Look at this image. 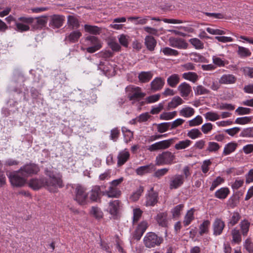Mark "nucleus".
<instances>
[{
	"mask_svg": "<svg viewBox=\"0 0 253 253\" xmlns=\"http://www.w3.org/2000/svg\"><path fill=\"white\" fill-rule=\"evenodd\" d=\"M45 174L47 178L44 179L45 187L50 192L55 193L58 188L63 187L62 176L53 170L45 169Z\"/></svg>",
	"mask_w": 253,
	"mask_h": 253,
	"instance_id": "obj_1",
	"label": "nucleus"
},
{
	"mask_svg": "<svg viewBox=\"0 0 253 253\" xmlns=\"http://www.w3.org/2000/svg\"><path fill=\"white\" fill-rule=\"evenodd\" d=\"M102 42L97 37L93 36H87L84 39V45L86 46V52L93 53L100 50L102 47Z\"/></svg>",
	"mask_w": 253,
	"mask_h": 253,
	"instance_id": "obj_2",
	"label": "nucleus"
},
{
	"mask_svg": "<svg viewBox=\"0 0 253 253\" xmlns=\"http://www.w3.org/2000/svg\"><path fill=\"white\" fill-rule=\"evenodd\" d=\"M126 89L127 98L133 103L139 101L146 95V93L142 92L141 88L139 86L129 85Z\"/></svg>",
	"mask_w": 253,
	"mask_h": 253,
	"instance_id": "obj_3",
	"label": "nucleus"
},
{
	"mask_svg": "<svg viewBox=\"0 0 253 253\" xmlns=\"http://www.w3.org/2000/svg\"><path fill=\"white\" fill-rule=\"evenodd\" d=\"M34 22L33 17L21 16L17 19L14 29L18 32H27L30 30V25Z\"/></svg>",
	"mask_w": 253,
	"mask_h": 253,
	"instance_id": "obj_4",
	"label": "nucleus"
},
{
	"mask_svg": "<svg viewBox=\"0 0 253 253\" xmlns=\"http://www.w3.org/2000/svg\"><path fill=\"white\" fill-rule=\"evenodd\" d=\"M163 242V238L158 236L155 233L152 232L146 233L143 238L144 244L148 248L160 246Z\"/></svg>",
	"mask_w": 253,
	"mask_h": 253,
	"instance_id": "obj_5",
	"label": "nucleus"
},
{
	"mask_svg": "<svg viewBox=\"0 0 253 253\" xmlns=\"http://www.w3.org/2000/svg\"><path fill=\"white\" fill-rule=\"evenodd\" d=\"M175 159V156L169 151L163 152L159 154L156 158V164L158 166L165 165H171L175 163L174 160Z\"/></svg>",
	"mask_w": 253,
	"mask_h": 253,
	"instance_id": "obj_6",
	"label": "nucleus"
},
{
	"mask_svg": "<svg viewBox=\"0 0 253 253\" xmlns=\"http://www.w3.org/2000/svg\"><path fill=\"white\" fill-rule=\"evenodd\" d=\"M40 170V168L37 164L29 163L21 167L19 169V172L21 175L26 178L29 176L37 174Z\"/></svg>",
	"mask_w": 253,
	"mask_h": 253,
	"instance_id": "obj_7",
	"label": "nucleus"
},
{
	"mask_svg": "<svg viewBox=\"0 0 253 253\" xmlns=\"http://www.w3.org/2000/svg\"><path fill=\"white\" fill-rule=\"evenodd\" d=\"M74 200L80 205H86L89 203L88 194L86 189L81 185H78L75 190Z\"/></svg>",
	"mask_w": 253,
	"mask_h": 253,
	"instance_id": "obj_8",
	"label": "nucleus"
},
{
	"mask_svg": "<svg viewBox=\"0 0 253 253\" xmlns=\"http://www.w3.org/2000/svg\"><path fill=\"white\" fill-rule=\"evenodd\" d=\"M19 170L11 172L8 176L10 183L13 186L22 187L26 182V178L23 176H20Z\"/></svg>",
	"mask_w": 253,
	"mask_h": 253,
	"instance_id": "obj_9",
	"label": "nucleus"
},
{
	"mask_svg": "<svg viewBox=\"0 0 253 253\" xmlns=\"http://www.w3.org/2000/svg\"><path fill=\"white\" fill-rule=\"evenodd\" d=\"M88 194L89 203L90 202L100 203L101 197L103 195V191H101V187L98 185L92 186Z\"/></svg>",
	"mask_w": 253,
	"mask_h": 253,
	"instance_id": "obj_10",
	"label": "nucleus"
},
{
	"mask_svg": "<svg viewBox=\"0 0 253 253\" xmlns=\"http://www.w3.org/2000/svg\"><path fill=\"white\" fill-rule=\"evenodd\" d=\"M154 219L160 226L164 228L168 227L169 219L167 211L159 212Z\"/></svg>",
	"mask_w": 253,
	"mask_h": 253,
	"instance_id": "obj_11",
	"label": "nucleus"
},
{
	"mask_svg": "<svg viewBox=\"0 0 253 253\" xmlns=\"http://www.w3.org/2000/svg\"><path fill=\"white\" fill-rule=\"evenodd\" d=\"M50 18L49 26L54 29L62 27L65 21V16L62 15L54 14Z\"/></svg>",
	"mask_w": 253,
	"mask_h": 253,
	"instance_id": "obj_12",
	"label": "nucleus"
},
{
	"mask_svg": "<svg viewBox=\"0 0 253 253\" xmlns=\"http://www.w3.org/2000/svg\"><path fill=\"white\" fill-rule=\"evenodd\" d=\"M225 226V222L221 218H216L212 224L213 234L215 236L221 235Z\"/></svg>",
	"mask_w": 253,
	"mask_h": 253,
	"instance_id": "obj_13",
	"label": "nucleus"
},
{
	"mask_svg": "<svg viewBox=\"0 0 253 253\" xmlns=\"http://www.w3.org/2000/svg\"><path fill=\"white\" fill-rule=\"evenodd\" d=\"M184 178L181 174H175L172 176L169 180V186L170 189H177L180 187L184 182Z\"/></svg>",
	"mask_w": 253,
	"mask_h": 253,
	"instance_id": "obj_14",
	"label": "nucleus"
},
{
	"mask_svg": "<svg viewBox=\"0 0 253 253\" xmlns=\"http://www.w3.org/2000/svg\"><path fill=\"white\" fill-rule=\"evenodd\" d=\"M121 207V202L118 200H112L108 204V211L113 216L119 213Z\"/></svg>",
	"mask_w": 253,
	"mask_h": 253,
	"instance_id": "obj_15",
	"label": "nucleus"
},
{
	"mask_svg": "<svg viewBox=\"0 0 253 253\" xmlns=\"http://www.w3.org/2000/svg\"><path fill=\"white\" fill-rule=\"evenodd\" d=\"M158 193L153 190L152 188L146 196L145 206L146 207L154 206L158 202Z\"/></svg>",
	"mask_w": 253,
	"mask_h": 253,
	"instance_id": "obj_16",
	"label": "nucleus"
},
{
	"mask_svg": "<svg viewBox=\"0 0 253 253\" xmlns=\"http://www.w3.org/2000/svg\"><path fill=\"white\" fill-rule=\"evenodd\" d=\"M165 84V80L161 77H156L150 83V88L153 92L159 91Z\"/></svg>",
	"mask_w": 253,
	"mask_h": 253,
	"instance_id": "obj_17",
	"label": "nucleus"
},
{
	"mask_svg": "<svg viewBox=\"0 0 253 253\" xmlns=\"http://www.w3.org/2000/svg\"><path fill=\"white\" fill-rule=\"evenodd\" d=\"M34 22L32 23L33 28L35 29H41L46 26L48 21V16L43 15L34 18Z\"/></svg>",
	"mask_w": 253,
	"mask_h": 253,
	"instance_id": "obj_18",
	"label": "nucleus"
},
{
	"mask_svg": "<svg viewBox=\"0 0 253 253\" xmlns=\"http://www.w3.org/2000/svg\"><path fill=\"white\" fill-rule=\"evenodd\" d=\"M130 158V153L128 150L126 148L120 151L117 156V165L119 167L124 165Z\"/></svg>",
	"mask_w": 253,
	"mask_h": 253,
	"instance_id": "obj_19",
	"label": "nucleus"
},
{
	"mask_svg": "<svg viewBox=\"0 0 253 253\" xmlns=\"http://www.w3.org/2000/svg\"><path fill=\"white\" fill-rule=\"evenodd\" d=\"M169 44L172 47L179 49H186L188 43L183 39L173 38L169 39Z\"/></svg>",
	"mask_w": 253,
	"mask_h": 253,
	"instance_id": "obj_20",
	"label": "nucleus"
},
{
	"mask_svg": "<svg viewBox=\"0 0 253 253\" xmlns=\"http://www.w3.org/2000/svg\"><path fill=\"white\" fill-rule=\"evenodd\" d=\"M28 186L34 190H38L42 187H45L44 179L33 178L29 180Z\"/></svg>",
	"mask_w": 253,
	"mask_h": 253,
	"instance_id": "obj_21",
	"label": "nucleus"
},
{
	"mask_svg": "<svg viewBox=\"0 0 253 253\" xmlns=\"http://www.w3.org/2000/svg\"><path fill=\"white\" fill-rule=\"evenodd\" d=\"M103 195L106 196L108 198H118L121 196V191L117 187H113L110 186L107 190L103 191Z\"/></svg>",
	"mask_w": 253,
	"mask_h": 253,
	"instance_id": "obj_22",
	"label": "nucleus"
},
{
	"mask_svg": "<svg viewBox=\"0 0 253 253\" xmlns=\"http://www.w3.org/2000/svg\"><path fill=\"white\" fill-rule=\"evenodd\" d=\"M181 96L183 98L188 97L192 91L191 86L186 82L181 83L178 87Z\"/></svg>",
	"mask_w": 253,
	"mask_h": 253,
	"instance_id": "obj_23",
	"label": "nucleus"
},
{
	"mask_svg": "<svg viewBox=\"0 0 253 253\" xmlns=\"http://www.w3.org/2000/svg\"><path fill=\"white\" fill-rule=\"evenodd\" d=\"M126 19L125 17H117L113 20L112 23L109 25V27L114 30H121L124 27V25L122 24H118L119 23L126 22Z\"/></svg>",
	"mask_w": 253,
	"mask_h": 253,
	"instance_id": "obj_24",
	"label": "nucleus"
},
{
	"mask_svg": "<svg viewBox=\"0 0 253 253\" xmlns=\"http://www.w3.org/2000/svg\"><path fill=\"white\" fill-rule=\"evenodd\" d=\"M232 45L238 48L236 52L238 55L241 58L250 57L252 54L251 50L247 47L238 45L236 44H233Z\"/></svg>",
	"mask_w": 253,
	"mask_h": 253,
	"instance_id": "obj_25",
	"label": "nucleus"
},
{
	"mask_svg": "<svg viewBox=\"0 0 253 253\" xmlns=\"http://www.w3.org/2000/svg\"><path fill=\"white\" fill-rule=\"evenodd\" d=\"M82 35L80 31H73L66 36L65 40L71 43H75L78 41Z\"/></svg>",
	"mask_w": 253,
	"mask_h": 253,
	"instance_id": "obj_26",
	"label": "nucleus"
},
{
	"mask_svg": "<svg viewBox=\"0 0 253 253\" xmlns=\"http://www.w3.org/2000/svg\"><path fill=\"white\" fill-rule=\"evenodd\" d=\"M241 218V214L238 211H234L231 212L228 219V225L232 227L236 225L240 220Z\"/></svg>",
	"mask_w": 253,
	"mask_h": 253,
	"instance_id": "obj_27",
	"label": "nucleus"
},
{
	"mask_svg": "<svg viewBox=\"0 0 253 253\" xmlns=\"http://www.w3.org/2000/svg\"><path fill=\"white\" fill-rule=\"evenodd\" d=\"M155 170V166L151 164L148 165L138 167L136 169V172L138 175H142L146 173H151Z\"/></svg>",
	"mask_w": 253,
	"mask_h": 253,
	"instance_id": "obj_28",
	"label": "nucleus"
},
{
	"mask_svg": "<svg viewBox=\"0 0 253 253\" xmlns=\"http://www.w3.org/2000/svg\"><path fill=\"white\" fill-rule=\"evenodd\" d=\"M195 210L194 208H191L189 210L187 211L186 213L185 214L183 221V224L184 226L186 227L188 226L189 224L191 223V222L194 220V212Z\"/></svg>",
	"mask_w": 253,
	"mask_h": 253,
	"instance_id": "obj_29",
	"label": "nucleus"
},
{
	"mask_svg": "<svg viewBox=\"0 0 253 253\" xmlns=\"http://www.w3.org/2000/svg\"><path fill=\"white\" fill-rule=\"evenodd\" d=\"M236 78L232 74L223 75L219 80V83L221 84H232L235 83Z\"/></svg>",
	"mask_w": 253,
	"mask_h": 253,
	"instance_id": "obj_30",
	"label": "nucleus"
},
{
	"mask_svg": "<svg viewBox=\"0 0 253 253\" xmlns=\"http://www.w3.org/2000/svg\"><path fill=\"white\" fill-rule=\"evenodd\" d=\"M153 75V71H142L139 73L138 78L141 83H146L150 81Z\"/></svg>",
	"mask_w": 253,
	"mask_h": 253,
	"instance_id": "obj_31",
	"label": "nucleus"
},
{
	"mask_svg": "<svg viewBox=\"0 0 253 253\" xmlns=\"http://www.w3.org/2000/svg\"><path fill=\"white\" fill-rule=\"evenodd\" d=\"M238 147V144L235 142H231L224 146L222 155L227 156L234 152Z\"/></svg>",
	"mask_w": 253,
	"mask_h": 253,
	"instance_id": "obj_32",
	"label": "nucleus"
},
{
	"mask_svg": "<svg viewBox=\"0 0 253 253\" xmlns=\"http://www.w3.org/2000/svg\"><path fill=\"white\" fill-rule=\"evenodd\" d=\"M180 80V76L177 74H173L167 79L168 84L171 87H175L178 84Z\"/></svg>",
	"mask_w": 253,
	"mask_h": 253,
	"instance_id": "obj_33",
	"label": "nucleus"
},
{
	"mask_svg": "<svg viewBox=\"0 0 253 253\" xmlns=\"http://www.w3.org/2000/svg\"><path fill=\"white\" fill-rule=\"evenodd\" d=\"M232 242L234 244H240L242 241V233L237 228H234L231 230Z\"/></svg>",
	"mask_w": 253,
	"mask_h": 253,
	"instance_id": "obj_34",
	"label": "nucleus"
},
{
	"mask_svg": "<svg viewBox=\"0 0 253 253\" xmlns=\"http://www.w3.org/2000/svg\"><path fill=\"white\" fill-rule=\"evenodd\" d=\"M89 214L91 216L97 220L103 218V213L100 208L97 206H92L89 211Z\"/></svg>",
	"mask_w": 253,
	"mask_h": 253,
	"instance_id": "obj_35",
	"label": "nucleus"
},
{
	"mask_svg": "<svg viewBox=\"0 0 253 253\" xmlns=\"http://www.w3.org/2000/svg\"><path fill=\"white\" fill-rule=\"evenodd\" d=\"M183 103L184 101L180 97L176 96L168 103V107L169 109H174Z\"/></svg>",
	"mask_w": 253,
	"mask_h": 253,
	"instance_id": "obj_36",
	"label": "nucleus"
},
{
	"mask_svg": "<svg viewBox=\"0 0 253 253\" xmlns=\"http://www.w3.org/2000/svg\"><path fill=\"white\" fill-rule=\"evenodd\" d=\"M251 223L247 219L242 220L239 226L241 230V232L243 236H247L249 231Z\"/></svg>",
	"mask_w": 253,
	"mask_h": 253,
	"instance_id": "obj_37",
	"label": "nucleus"
},
{
	"mask_svg": "<svg viewBox=\"0 0 253 253\" xmlns=\"http://www.w3.org/2000/svg\"><path fill=\"white\" fill-rule=\"evenodd\" d=\"M230 193L229 189L227 187H222L217 190L214 194L216 198L219 199H224Z\"/></svg>",
	"mask_w": 253,
	"mask_h": 253,
	"instance_id": "obj_38",
	"label": "nucleus"
},
{
	"mask_svg": "<svg viewBox=\"0 0 253 253\" xmlns=\"http://www.w3.org/2000/svg\"><path fill=\"white\" fill-rule=\"evenodd\" d=\"M156 41L152 36H147L145 38V44L148 49L153 51L156 45Z\"/></svg>",
	"mask_w": 253,
	"mask_h": 253,
	"instance_id": "obj_39",
	"label": "nucleus"
},
{
	"mask_svg": "<svg viewBox=\"0 0 253 253\" xmlns=\"http://www.w3.org/2000/svg\"><path fill=\"white\" fill-rule=\"evenodd\" d=\"M184 207V205L180 204L172 208L170 211L172 218H178L181 215V211H183Z\"/></svg>",
	"mask_w": 253,
	"mask_h": 253,
	"instance_id": "obj_40",
	"label": "nucleus"
},
{
	"mask_svg": "<svg viewBox=\"0 0 253 253\" xmlns=\"http://www.w3.org/2000/svg\"><path fill=\"white\" fill-rule=\"evenodd\" d=\"M192 143V141L189 139L179 141L175 144L174 148L177 150L185 149L190 147Z\"/></svg>",
	"mask_w": 253,
	"mask_h": 253,
	"instance_id": "obj_41",
	"label": "nucleus"
},
{
	"mask_svg": "<svg viewBox=\"0 0 253 253\" xmlns=\"http://www.w3.org/2000/svg\"><path fill=\"white\" fill-rule=\"evenodd\" d=\"M149 16H145L144 17L139 16H130L127 18V19L130 21H135V25H144L148 22V18Z\"/></svg>",
	"mask_w": 253,
	"mask_h": 253,
	"instance_id": "obj_42",
	"label": "nucleus"
},
{
	"mask_svg": "<svg viewBox=\"0 0 253 253\" xmlns=\"http://www.w3.org/2000/svg\"><path fill=\"white\" fill-rule=\"evenodd\" d=\"M182 78L193 83H196L199 80V76L195 72H188L182 74Z\"/></svg>",
	"mask_w": 253,
	"mask_h": 253,
	"instance_id": "obj_43",
	"label": "nucleus"
},
{
	"mask_svg": "<svg viewBox=\"0 0 253 253\" xmlns=\"http://www.w3.org/2000/svg\"><path fill=\"white\" fill-rule=\"evenodd\" d=\"M194 113V109L188 106L184 107L179 111L180 115L185 118H189L192 116Z\"/></svg>",
	"mask_w": 253,
	"mask_h": 253,
	"instance_id": "obj_44",
	"label": "nucleus"
},
{
	"mask_svg": "<svg viewBox=\"0 0 253 253\" xmlns=\"http://www.w3.org/2000/svg\"><path fill=\"white\" fill-rule=\"evenodd\" d=\"M84 29L86 32L92 35H99L101 32V29L96 26L85 24L84 26Z\"/></svg>",
	"mask_w": 253,
	"mask_h": 253,
	"instance_id": "obj_45",
	"label": "nucleus"
},
{
	"mask_svg": "<svg viewBox=\"0 0 253 253\" xmlns=\"http://www.w3.org/2000/svg\"><path fill=\"white\" fill-rule=\"evenodd\" d=\"M211 222L209 220H205L199 226V234L203 235L209 232Z\"/></svg>",
	"mask_w": 253,
	"mask_h": 253,
	"instance_id": "obj_46",
	"label": "nucleus"
},
{
	"mask_svg": "<svg viewBox=\"0 0 253 253\" xmlns=\"http://www.w3.org/2000/svg\"><path fill=\"white\" fill-rule=\"evenodd\" d=\"M67 23L71 27L72 29H77L80 26V22L78 19L74 16L69 15L68 16Z\"/></svg>",
	"mask_w": 253,
	"mask_h": 253,
	"instance_id": "obj_47",
	"label": "nucleus"
},
{
	"mask_svg": "<svg viewBox=\"0 0 253 253\" xmlns=\"http://www.w3.org/2000/svg\"><path fill=\"white\" fill-rule=\"evenodd\" d=\"M194 93L196 95H202L209 94L210 91L202 85H198L194 88Z\"/></svg>",
	"mask_w": 253,
	"mask_h": 253,
	"instance_id": "obj_48",
	"label": "nucleus"
},
{
	"mask_svg": "<svg viewBox=\"0 0 253 253\" xmlns=\"http://www.w3.org/2000/svg\"><path fill=\"white\" fill-rule=\"evenodd\" d=\"M190 60L195 62H205L206 59L203 55L196 52L190 54Z\"/></svg>",
	"mask_w": 253,
	"mask_h": 253,
	"instance_id": "obj_49",
	"label": "nucleus"
},
{
	"mask_svg": "<svg viewBox=\"0 0 253 253\" xmlns=\"http://www.w3.org/2000/svg\"><path fill=\"white\" fill-rule=\"evenodd\" d=\"M204 116L207 120L212 122L220 119V116L217 113L213 111L207 112Z\"/></svg>",
	"mask_w": 253,
	"mask_h": 253,
	"instance_id": "obj_50",
	"label": "nucleus"
},
{
	"mask_svg": "<svg viewBox=\"0 0 253 253\" xmlns=\"http://www.w3.org/2000/svg\"><path fill=\"white\" fill-rule=\"evenodd\" d=\"M187 134L192 139H195L202 136V132L198 128H193L189 130Z\"/></svg>",
	"mask_w": 253,
	"mask_h": 253,
	"instance_id": "obj_51",
	"label": "nucleus"
},
{
	"mask_svg": "<svg viewBox=\"0 0 253 253\" xmlns=\"http://www.w3.org/2000/svg\"><path fill=\"white\" fill-rule=\"evenodd\" d=\"M189 42L196 49H202L204 47V43L197 38L191 39Z\"/></svg>",
	"mask_w": 253,
	"mask_h": 253,
	"instance_id": "obj_52",
	"label": "nucleus"
},
{
	"mask_svg": "<svg viewBox=\"0 0 253 253\" xmlns=\"http://www.w3.org/2000/svg\"><path fill=\"white\" fill-rule=\"evenodd\" d=\"M220 148V146L216 142L210 141L208 143L207 151L209 152H216Z\"/></svg>",
	"mask_w": 253,
	"mask_h": 253,
	"instance_id": "obj_53",
	"label": "nucleus"
},
{
	"mask_svg": "<svg viewBox=\"0 0 253 253\" xmlns=\"http://www.w3.org/2000/svg\"><path fill=\"white\" fill-rule=\"evenodd\" d=\"M174 139L171 138L158 142L159 150L166 149L170 147Z\"/></svg>",
	"mask_w": 253,
	"mask_h": 253,
	"instance_id": "obj_54",
	"label": "nucleus"
},
{
	"mask_svg": "<svg viewBox=\"0 0 253 253\" xmlns=\"http://www.w3.org/2000/svg\"><path fill=\"white\" fill-rule=\"evenodd\" d=\"M252 117L246 116L243 117L237 118L235 121V124L239 125H246L250 123L252 120Z\"/></svg>",
	"mask_w": 253,
	"mask_h": 253,
	"instance_id": "obj_55",
	"label": "nucleus"
},
{
	"mask_svg": "<svg viewBox=\"0 0 253 253\" xmlns=\"http://www.w3.org/2000/svg\"><path fill=\"white\" fill-rule=\"evenodd\" d=\"M161 51L164 54V55L167 56H175L178 55L179 53L177 50L168 47H166L161 49Z\"/></svg>",
	"mask_w": 253,
	"mask_h": 253,
	"instance_id": "obj_56",
	"label": "nucleus"
},
{
	"mask_svg": "<svg viewBox=\"0 0 253 253\" xmlns=\"http://www.w3.org/2000/svg\"><path fill=\"white\" fill-rule=\"evenodd\" d=\"M143 211L139 208L134 209L133 210L132 223L134 224L137 222L140 219Z\"/></svg>",
	"mask_w": 253,
	"mask_h": 253,
	"instance_id": "obj_57",
	"label": "nucleus"
},
{
	"mask_svg": "<svg viewBox=\"0 0 253 253\" xmlns=\"http://www.w3.org/2000/svg\"><path fill=\"white\" fill-rule=\"evenodd\" d=\"M176 112L173 111L171 112H163L160 116V118L163 120H169L173 119L176 116Z\"/></svg>",
	"mask_w": 253,
	"mask_h": 253,
	"instance_id": "obj_58",
	"label": "nucleus"
},
{
	"mask_svg": "<svg viewBox=\"0 0 253 253\" xmlns=\"http://www.w3.org/2000/svg\"><path fill=\"white\" fill-rule=\"evenodd\" d=\"M206 30L209 33L214 35H223L226 34V30L213 29L211 27L207 28Z\"/></svg>",
	"mask_w": 253,
	"mask_h": 253,
	"instance_id": "obj_59",
	"label": "nucleus"
},
{
	"mask_svg": "<svg viewBox=\"0 0 253 253\" xmlns=\"http://www.w3.org/2000/svg\"><path fill=\"white\" fill-rule=\"evenodd\" d=\"M244 183V179L238 177L235 179V181L231 184V186L233 190H235L241 187Z\"/></svg>",
	"mask_w": 253,
	"mask_h": 253,
	"instance_id": "obj_60",
	"label": "nucleus"
},
{
	"mask_svg": "<svg viewBox=\"0 0 253 253\" xmlns=\"http://www.w3.org/2000/svg\"><path fill=\"white\" fill-rule=\"evenodd\" d=\"M170 129L169 122L162 123L157 125V130L160 133H164Z\"/></svg>",
	"mask_w": 253,
	"mask_h": 253,
	"instance_id": "obj_61",
	"label": "nucleus"
},
{
	"mask_svg": "<svg viewBox=\"0 0 253 253\" xmlns=\"http://www.w3.org/2000/svg\"><path fill=\"white\" fill-rule=\"evenodd\" d=\"M203 123V118L200 116H197L195 118L189 121L190 126H195L202 124Z\"/></svg>",
	"mask_w": 253,
	"mask_h": 253,
	"instance_id": "obj_62",
	"label": "nucleus"
},
{
	"mask_svg": "<svg viewBox=\"0 0 253 253\" xmlns=\"http://www.w3.org/2000/svg\"><path fill=\"white\" fill-rule=\"evenodd\" d=\"M224 182V179L221 176H217L212 182L211 185L210 187V190L213 191L218 186Z\"/></svg>",
	"mask_w": 253,
	"mask_h": 253,
	"instance_id": "obj_63",
	"label": "nucleus"
},
{
	"mask_svg": "<svg viewBox=\"0 0 253 253\" xmlns=\"http://www.w3.org/2000/svg\"><path fill=\"white\" fill-rule=\"evenodd\" d=\"M240 136L244 137H253V127L244 128L241 132Z\"/></svg>",
	"mask_w": 253,
	"mask_h": 253,
	"instance_id": "obj_64",
	"label": "nucleus"
}]
</instances>
